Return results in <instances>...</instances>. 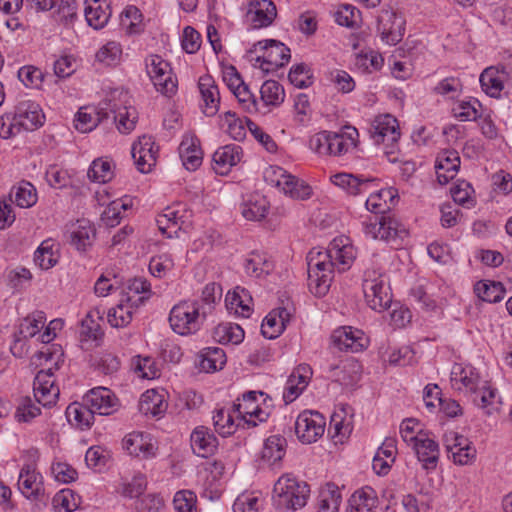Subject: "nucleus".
Returning <instances> with one entry per match:
<instances>
[{
    "label": "nucleus",
    "mask_w": 512,
    "mask_h": 512,
    "mask_svg": "<svg viewBox=\"0 0 512 512\" xmlns=\"http://www.w3.org/2000/svg\"><path fill=\"white\" fill-rule=\"evenodd\" d=\"M207 315L208 311L199 301H183L171 309L169 323L175 333L192 335L201 329Z\"/></svg>",
    "instance_id": "1"
},
{
    "label": "nucleus",
    "mask_w": 512,
    "mask_h": 512,
    "mask_svg": "<svg viewBox=\"0 0 512 512\" xmlns=\"http://www.w3.org/2000/svg\"><path fill=\"white\" fill-rule=\"evenodd\" d=\"M308 286L318 296H324L331 286L336 263L329 250L310 251L308 254Z\"/></svg>",
    "instance_id": "2"
},
{
    "label": "nucleus",
    "mask_w": 512,
    "mask_h": 512,
    "mask_svg": "<svg viewBox=\"0 0 512 512\" xmlns=\"http://www.w3.org/2000/svg\"><path fill=\"white\" fill-rule=\"evenodd\" d=\"M309 486L292 474L281 476L274 485L273 493L277 505L285 509L297 510L305 506L309 496Z\"/></svg>",
    "instance_id": "3"
},
{
    "label": "nucleus",
    "mask_w": 512,
    "mask_h": 512,
    "mask_svg": "<svg viewBox=\"0 0 512 512\" xmlns=\"http://www.w3.org/2000/svg\"><path fill=\"white\" fill-rule=\"evenodd\" d=\"M362 289L365 301L371 309L382 312L390 307L392 303L390 287L380 271L374 268L365 270Z\"/></svg>",
    "instance_id": "4"
},
{
    "label": "nucleus",
    "mask_w": 512,
    "mask_h": 512,
    "mask_svg": "<svg viewBox=\"0 0 512 512\" xmlns=\"http://www.w3.org/2000/svg\"><path fill=\"white\" fill-rule=\"evenodd\" d=\"M363 225L365 234L375 240L395 242L397 239H403L408 234L405 227L389 215L374 214Z\"/></svg>",
    "instance_id": "5"
},
{
    "label": "nucleus",
    "mask_w": 512,
    "mask_h": 512,
    "mask_svg": "<svg viewBox=\"0 0 512 512\" xmlns=\"http://www.w3.org/2000/svg\"><path fill=\"white\" fill-rule=\"evenodd\" d=\"M259 48L260 50H266V56H258L256 62H261L260 68L264 72H269L279 67H283L290 60V49L283 43L274 40L267 39L257 42L249 53H253Z\"/></svg>",
    "instance_id": "6"
},
{
    "label": "nucleus",
    "mask_w": 512,
    "mask_h": 512,
    "mask_svg": "<svg viewBox=\"0 0 512 512\" xmlns=\"http://www.w3.org/2000/svg\"><path fill=\"white\" fill-rule=\"evenodd\" d=\"M377 32L389 45L399 43L405 32V20L392 9H382L377 17Z\"/></svg>",
    "instance_id": "7"
},
{
    "label": "nucleus",
    "mask_w": 512,
    "mask_h": 512,
    "mask_svg": "<svg viewBox=\"0 0 512 512\" xmlns=\"http://www.w3.org/2000/svg\"><path fill=\"white\" fill-rule=\"evenodd\" d=\"M325 419L316 411H303L295 421L298 439L305 444L316 442L324 433Z\"/></svg>",
    "instance_id": "8"
},
{
    "label": "nucleus",
    "mask_w": 512,
    "mask_h": 512,
    "mask_svg": "<svg viewBox=\"0 0 512 512\" xmlns=\"http://www.w3.org/2000/svg\"><path fill=\"white\" fill-rule=\"evenodd\" d=\"M18 133L22 131H33L44 124L45 116L39 104L25 100L19 102L12 112Z\"/></svg>",
    "instance_id": "9"
},
{
    "label": "nucleus",
    "mask_w": 512,
    "mask_h": 512,
    "mask_svg": "<svg viewBox=\"0 0 512 512\" xmlns=\"http://www.w3.org/2000/svg\"><path fill=\"white\" fill-rule=\"evenodd\" d=\"M333 345L340 351L359 352L367 345V339L362 330L351 326L339 327L331 335Z\"/></svg>",
    "instance_id": "10"
},
{
    "label": "nucleus",
    "mask_w": 512,
    "mask_h": 512,
    "mask_svg": "<svg viewBox=\"0 0 512 512\" xmlns=\"http://www.w3.org/2000/svg\"><path fill=\"white\" fill-rule=\"evenodd\" d=\"M94 414L110 415L117 409V398L105 387L91 389L83 398Z\"/></svg>",
    "instance_id": "11"
},
{
    "label": "nucleus",
    "mask_w": 512,
    "mask_h": 512,
    "mask_svg": "<svg viewBox=\"0 0 512 512\" xmlns=\"http://www.w3.org/2000/svg\"><path fill=\"white\" fill-rule=\"evenodd\" d=\"M370 133L377 144H394L400 138L398 121L390 114L378 116L372 124Z\"/></svg>",
    "instance_id": "12"
},
{
    "label": "nucleus",
    "mask_w": 512,
    "mask_h": 512,
    "mask_svg": "<svg viewBox=\"0 0 512 512\" xmlns=\"http://www.w3.org/2000/svg\"><path fill=\"white\" fill-rule=\"evenodd\" d=\"M154 141L151 136L143 135L137 143L132 146L131 154L135 160L137 169L141 173H148L156 164V152Z\"/></svg>",
    "instance_id": "13"
},
{
    "label": "nucleus",
    "mask_w": 512,
    "mask_h": 512,
    "mask_svg": "<svg viewBox=\"0 0 512 512\" xmlns=\"http://www.w3.org/2000/svg\"><path fill=\"white\" fill-rule=\"evenodd\" d=\"M42 476L32 465H25L19 474L18 487L21 493L33 500H40L44 495Z\"/></svg>",
    "instance_id": "14"
},
{
    "label": "nucleus",
    "mask_w": 512,
    "mask_h": 512,
    "mask_svg": "<svg viewBox=\"0 0 512 512\" xmlns=\"http://www.w3.org/2000/svg\"><path fill=\"white\" fill-rule=\"evenodd\" d=\"M460 168V156L455 150H444L437 156L435 169L437 180L441 185L452 180Z\"/></svg>",
    "instance_id": "15"
},
{
    "label": "nucleus",
    "mask_w": 512,
    "mask_h": 512,
    "mask_svg": "<svg viewBox=\"0 0 512 512\" xmlns=\"http://www.w3.org/2000/svg\"><path fill=\"white\" fill-rule=\"evenodd\" d=\"M277 16V9L271 0H255L247 13L252 27L259 29L272 24Z\"/></svg>",
    "instance_id": "16"
},
{
    "label": "nucleus",
    "mask_w": 512,
    "mask_h": 512,
    "mask_svg": "<svg viewBox=\"0 0 512 512\" xmlns=\"http://www.w3.org/2000/svg\"><path fill=\"white\" fill-rule=\"evenodd\" d=\"M242 148L239 145L231 144L218 148L213 154V169L217 174L226 175L232 166L240 162Z\"/></svg>",
    "instance_id": "17"
},
{
    "label": "nucleus",
    "mask_w": 512,
    "mask_h": 512,
    "mask_svg": "<svg viewBox=\"0 0 512 512\" xmlns=\"http://www.w3.org/2000/svg\"><path fill=\"white\" fill-rule=\"evenodd\" d=\"M179 155L185 168L195 171L203 159L200 140L196 136H185L179 145Z\"/></svg>",
    "instance_id": "18"
},
{
    "label": "nucleus",
    "mask_w": 512,
    "mask_h": 512,
    "mask_svg": "<svg viewBox=\"0 0 512 512\" xmlns=\"http://www.w3.org/2000/svg\"><path fill=\"white\" fill-rule=\"evenodd\" d=\"M198 87L204 102V113L207 116H214L220 103L219 90L214 79L210 75L201 76Z\"/></svg>",
    "instance_id": "19"
},
{
    "label": "nucleus",
    "mask_w": 512,
    "mask_h": 512,
    "mask_svg": "<svg viewBox=\"0 0 512 512\" xmlns=\"http://www.w3.org/2000/svg\"><path fill=\"white\" fill-rule=\"evenodd\" d=\"M417 458L423 463L425 469H433L436 467L439 458V445L433 439L423 434L413 442Z\"/></svg>",
    "instance_id": "20"
},
{
    "label": "nucleus",
    "mask_w": 512,
    "mask_h": 512,
    "mask_svg": "<svg viewBox=\"0 0 512 512\" xmlns=\"http://www.w3.org/2000/svg\"><path fill=\"white\" fill-rule=\"evenodd\" d=\"M217 445V438L205 427H198L191 434V447L194 453L200 457L206 458L212 455Z\"/></svg>",
    "instance_id": "21"
},
{
    "label": "nucleus",
    "mask_w": 512,
    "mask_h": 512,
    "mask_svg": "<svg viewBox=\"0 0 512 512\" xmlns=\"http://www.w3.org/2000/svg\"><path fill=\"white\" fill-rule=\"evenodd\" d=\"M252 297L245 288L236 287L233 292H228L225 303L230 312L242 317H249L252 313L250 306Z\"/></svg>",
    "instance_id": "22"
},
{
    "label": "nucleus",
    "mask_w": 512,
    "mask_h": 512,
    "mask_svg": "<svg viewBox=\"0 0 512 512\" xmlns=\"http://www.w3.org/2000/svg\"><path fill=\"white\" fill-rule=\"evenodd\" d=\"M396 197L397 190L395 188L381 189L368 197L365 203L366 208L373 214L385 215L387 211H390L392 205H394Z\"/></svg>",
    "instance_id": "23"
},
{
    "label": "nucleus",
    "mask_w": 512,
    "mask_h": 512,
    "mask_svg": "<svg viewBox=\"0 0 512 512\" xmlns=\"http://www.w3.org/2000/svg\"><path fill=\"white\" fill-rule=\"evenodd\" d=\"M168 404L164 394L154 389L147 390L140 399L139 410L145 415L153 417L162 416L167 410Z\"/></svg>",
    "instance_id": "24"
},
{
    "label": "nucleus",
    "mask_w": 512,
    "mask_h": 512,
    "mask_svg": "<svg viewBox=\"0 0 512 512\" xmlns=\"http://www.w3.org/2000/svg\"><path fill=\"white\" fill-rule=\"evenodd\" d=\"M244 330L238 324L221 323L212 333L213 339L220 344H240L244 339Z\"/></svg>",
    "instance_id": "25"
},
{
    "label": "nucleus",
    "mask_w": 512,
    "mask_h": 512,
    "mask_svg": "<svg viewBox=\"0 0 512 512\" xmlns=\"http://www.w3.org/2000/svg\"><path fill=\"white\" fill-rule=\"evenodd\" d=\"M199 366L205 372L221 370L226 364V354L219 347H206L200 351Z\"/></svg>",
    "instance_id": "26"
},
{
    "label": "nucleus",
    "mask_w": 512,
    "mask_h": 512,
    "mask_svg": "<svg viewBox=\"0 0 512 512\" xmlns=\"http://www.w3.org/2000/svg\"><path fill=\"white\" fill-rule=\"evenodd\" d=\"M287 441L280 435L268 437L262 449V459L269 465H274L282 460L285 455Z\"/></svg>",
    "instance_id": "27"
},
{
    "label": "nucleus",
    "mask_w": 512,
    "mask_h": 512,
    "mask_svg": "<svg viewBox=\"0 0 512 512\" xmlns=\"http://www.w3.org/2000/svg\"><path fill=\"white\" fill-rule=\"evenodd\" d=\"M182 218L183 215H180V211L175 209V207H167L162 214L158 215L156 223L161 233L171 238L172 234L176 233L177 229L180 228L179 224L184 223Z\"/></svg>",
    "instance_id": "28"
},
{
    "label": "nucleus",
    "mask_w": 512,
    "mask_h": 512,
    "mask_svg": "<svg viewBox=\"0 0 512 512\" xmlns=\"http://www.w3.org/2000/svg\"><path fill=\"white\" fill-rule=\"evenodd\" d=\"M67 420L80 428H89L94 420V413L86 403L78 405L77 403L70 404L66 408Z\"/></svg>",
    "instance_id": "29"
},
{
    "label": "nucleus",
    "mask_w": 512,
    "mask_h": 512,
    "mask_svg": "<svg viewBox=\"0 0 512 512\" xmlns=\"http://www.w3.org/2000/svg\"><path fill=\"white\" fill-rule=\"evenodd\" d=\"M482 90L490 97L498 98L504 88L499 71L495 67L486 68L479 78Z\"/></svg>",
    "instance_id": "30"
},
{
    "label": "nucleus",
    "mask_w": 512,
    "mask_h": 512,
    "mask_svg": "<svg viewBox=\"0 0 512 512\" xmlns=\"http://www.w3.org/2000/svg\"><path fill=\"white\" fill-rule=\"evenodd\" d=\"M332 182L334 185L345 190L348 194L358 195L366 192V186L371 182V180H360L351 174L339 173L332 177Z\"/></svg>",
    "instance_id": "31"
},
{
    "label": "nucleus",
    "mask_w": 512,
    "mask_h": 512,
    "mask_svg": "<svg viewBox=\"0 0 512 512\" xmlns=\"http://www.w3.org/2000/svg\"><path fill=\"white\" fill-rule=\"evenodd\" d=\"M474 290L481 300L489 303L501 301L505 294V289L500 282L479 281Z\"/></svg>",
    "instance_id": "32"
},
{
    "label": "nucleus",
    "mask_w": 512,
    "mask_h": 512,
    "mask_svg": "<svg viewBox=\"0 0 512 512\" xmlns=\"http://www.w3.org/2000/svg\"><path fill=\"white\" fill-rule=\"evenodd\" d=\"M281 190L291 198L298 200L308 199L312 193L309 185L292 175L284 177Z\"/></svg>",
    "instance_id": "33"
},
{
    "label": "nucleus",
    "mask_w": 512,
    "mask_h": 512,
    "mask_svg": "<svg viewBox=\"0 0 512 512\" xmlns=\"http://www.w3.org/2000/svg\"><path fill=\"white\" fill-rule=\"evenodd\" d=\"M88 108H80L75 117V128L81 133L92 131L107 116L106 113L87 111Z\"/></svg>",
    "instance_id": "34"
},
{
    "label": "nucleus",
    "mask_w": 512,
    "mask_h": 512,
    "mask_svg": "<svg viewBox=\"0 0 512 512\" xmlns=\"http://www.w3.org/2000/svg\"><path fill=\"white\" fill-rule=\"evenodd\" d=\"M14 193V202L21 208L32 207L37 202V193L35 187L26 181H22L17 187H14L10 193V198Z\"/></svg>",
    "instance_id": "35"
},
{
    "label": "nucleus",
    "mask_w": 512,
    "mask_h": 512,
    "mask_svg": "<svg viewBox=\"0 0 512 512\" xmlns=\"http://www.w3.org/2000/svg\"><path fill=\"white\" fill-rule=\"evenodd\" d=\"M261 100L266 105L277 106L284 101V88L275 80H267L260 89Z\"/></svg>",
    "instance_id": "36"
},
{
    "label": "nucleus",
    "mask_w": 512,
    "mask_h": 512,
    "mask_svg": "<svg viewBox=\"0 0 512 512\" xmlns=\"http://www.w3.org/2000/svg\"><path fill=\"white\" fill-rule=\"evenodd\" d=\"M328 250L332 255L333 261L336 265L342 266L341 269L343 271L348 269L355 259L353 247L345 244L340 247L336 240L330 243Z\"/></svg>",
    "instance_id": "37"
},
{
    "label": "nucleus",
    "mask_w": 512,
    "mask_h": 512,
    "mask_svg": "<svg viewBox=\"0 0 512 512\" xmlns=\"http://www.w3.org/2000/svg\"><path fill=\"white\" fill-rule=\"evenodd\" d=\"M54 243L48 239L41 243L34 254V261L41 269H50L56 265L58 257L53 250Z\"/></svg>",
    "instance_id": "38"
},
{
    "label": "nucleus",
    "mask_w": 512,
    "mask_h": 512,
    "mask_svg": "<svg viewBox=\"0 0 512 512\" xmlns=\"http://www.w3.org/2000/svg\"><path fill=\"white\" fill-rule=\"evenodd\" d=\"M124 449L134 456L148 457L153 454V445L144 442L142 434H129L123 440Z\"/></svg>",
    "instance_id": "39"
},
{
    "label": "nucleus",
    "mask_w": 512,
    "mask_h": 512,
    "mask_svg": "<svg viewBox=\"0 0 512 512\" xmlns=\"http://www.w3.org/2000/svg\"><path fill=\"white\" fill-rule=\"evenodd\" d=\"M45 322V314L42 311L27 316L20 324L19 336L23 338L34 337L44 327Z\"/></svg>",
    "instance_id": "40"
},
{
    "label": "nucleus",
    "mask_w": 512,
    "mask_h": 512,
    "mask_svg": "<svg viewBox=\"0 0 512 512\" xmlns=\"http://www.w3.org/2000/svg\"><path fill=\"white\" fill-rule=\"evenodd\" d=\"M87 176L93 182H108L113 177L110 161L103 160L102 158L94 160L88 169Z\"/></svg>",
    "instance_id": "41"
},
{
    "label": "nucleus",
    "mask_w": 512,
    "mask_h": 512,
    "mask_svg": "<svg viewBox=\"0 0 512 512\" xmlns=\"http://www.w3.org/2000/svg\"><path fill=\"white\" fill-rule=\"evenodd\" d=\"M335 21L341 26L356 27L361 22V12L351 4H343L335 12Z\"/></svg>",
    "instance_id": "42"
},
{
    "label": "nucleus",
    "mask_w": 512,
    "mask_h": 512,
    "mask_svg": "<svg viewBox=\"0 0 512 512\" xmlns=\"http://www.w3.org/2000/svg\"><path fill=\"white\" fill-rule=\"evenodd\" d=\"M95 230L90 225H79L69 235V241L77 250H86L92 244Z\"/></svg>",
    "instance_id": "43"
},
{
    "label": "nucleus",
    "mask_w": 512,
    "mask_h": 512,
    "mask_svg": "<svg viewBox=\"0 0 512 512\" xmlns=\"http://www.w3.org/2000/svg\"><path fill=\"white\" fill-rule=\"evenodd\" d=\"M132 306L118 304L116 307L109 309L107 320L112 327L122 328L127 326L132 320Z\"/></svg>",
    "instance_id": "44"
},
{
    "label": "nucleus",
    "mask_w": 512,
    "mask_h": 512,
    "mask_svg": "<svg viewBox=\"0 0 512 512\" xmlns=\"http://www.w3.org/2000/svg\"><path fill=\"white\" fill-rule=\"evenodd\" d=\"M268 212V201L265 197H257L249 200L245 205L242 215L247 220L259 221L263 219Z\"/></svg>",
    "instance_id": "45"
},
{
    "label": "nucleus",
    "mask_w": 512,
    "mask_h": 512,
    "mask_svg": "<svg viewBox=\"0 0 512 512\" xmlns=\"http://www.w3.org/2000/svg\"><path fill=\"white\" fill-rule=\"evenodd\" d=\"M271 270L272 264L260 254L253 253L245 261V272L249 276L258 278L263 274H269Z\"/></svg>",
    "instance_id": "46"
},
{
    "label": "nucleus",
    "mask_w": 512,
    "mask_h": 512,
    "mask_svg": "<svg viewBox=\"0 0 512 512\" xmlns=\"http://www.w3.org/2000/svg\"><path fill=\"white\" fill-rule=\"evenodd\" d=\"M384 59L375 51L361 52L356 57L355 65L366 72L378 71L383 66Z\"/></svg>",
    "instance_id": "47"
},
{
    "label": "nucleus",
    "mask_w": 512,
    "mask_h": 512,
    "mask_svg": "<svg viewBox=\"0 0 512 512\" xmlns=\"http://www.w3.org/2000/svg\"><path fill=\"white\" fill-rule=\"evenodd\" d=\"M111 16V12L109 10V6L103 9L100 5L97 7L88 6L85 8V18L89 26L98 30L103 28L109 18Z\"/></svg>",
    "instance_id": "48"
},
{
    "label": "nucleus",
    "mask_w": 512,
    "mask_h": 512,
    "mask_svg": "<svg viewBox=\"0 0 512 512\" xmlns=\"http://www.w3.org/2000/svg\"><path fill=\"white\" fill-rule=\"evenodd\" d=\"M147 73L151 79L158 80V77H175L170 64L159 55H151L147 62Z\"/></svg>",
    "instance_id": "49"
},
{
    "label": "nucleus",
    "mask_w": 512,
    "mask_h": 512,
    "mask_svg": "<svg viewBox=\"0 0 512 512\" xmlns=\"http://www.w3.org/2000/svg\"><path fill=\"white\" fill-rule=\"evenodd\" d=\"M341 502V495L334 485H328V489L321 494L319 502L320 512H337Z\"/></svg>",
    "instance_id": "50"
},
{
    "label": "nucleus",
    "mask_w": 512,
    "mask_h": 512,
    "mask_svg": "<svg viewBox=\"0 0 512 512\" xmlns=\"http://www.w3.org/2000/svg\"><path fill=\"white\" fill-rule=\"evenodd\" d=\"M310 69L303 63L290 69L288 79L297 88H307L312 84Z\"/></svg>",
    "instance_id": "51"
},
{
    "label": "nucleus",
    "mask_w": 512,
    "mask_h": 512,
    "mask_svg": "<svg viewBox=\"0 0 512 512\" xmlns=\"http://www.w3.org/2000/svg\"><path fill=\"white\" fill-rule=\"evenodd\" d=\"M121 54L122 50L118 43L108 42L96 53V58L99 62L112 66L119 61Z\"/></svg>",
    "instance_id": "52"
},
{
    "label": "nucleus",
    "mask_w": 512,
    "mask_h": 512,
    "mask_svg": "<svg viewBox=\"0 0 512 512\" xmlns=\"http://www.w3.org/2000/svg\"><path fill=\"white\" fill-rule=\"evenodd\" d=\"M284 330V323L278 321L276 311H271L263 320L261 333L265 338L275 339Z\"/></svg>",
    "instance_id": "53"
},
{
    "label": "nucleus",
    "mask_w": 512,
    "mask_h": 512,
    "mask_svg": "<svg viewBox=\"0 0 512 512\" xmlns=\"http://www.w3.org/2000/svg\"><path fill=\"white\" fill-rule=\"evenodd\" d=\"M213 424L215 430L222 436L230 435L234 432L233 416L224 409H218L213 415Z\"/></svg>",
    "instance_id": "54"
},
{
    "label": "nucleus",
    "mask_w": 512,
    "mask_h": 512,
    "mask_svg": "<svg viewBox=\"0 0 512 512\" xmlns=\"http://www.w3.org/2000/svg\"><path fill=\"white\" fill-rule=\"evenodd\" d=\"M18 78L26 87L40 88L44 75L36 67L24 66L18 71Z\"/></svg>",
    "instance_id": "55"
},
{
    "label": "nucleus",
    "mask_w": 512,
    "mask_h": 512,
    "mask_svg": "<svg viewBox=\"0 0 512 512\" xmlns=\"http://www.w3.org/2000/svg\"><path fill=\"white\" fill-rule=\"evenodd\" d=\"M133 365L135 372L139 373V376L144 379H154L159 376V370L155 362L149 357L141 358L137 356L133 359Z\"/></svg>",
    "instance_id": "56"
},
{
    "label": "nucleus",
    "mask_w": 512,
    "mask_h": 512,
    "mask_svg": "<svg viewBox=\"0 0 512 512\" xmlns=\"http://www.w3.org/2000/svg\"><path fill=\"white\" fill-rule=\"evenodd\" d=\"M224 121L227 124V132L231 138L236 141H242L246 137V129L243 121L236 117V114L231 111H227L224 114Z\"/></svg>",
    "instance_id": "57"
},
{
    "label": "nucleus",
    "mask_w": 512,
    "mask_h": 512,
    "mask_svg": "<svg viewBox=\"0 0 512 512\" xmlns=\"http://www.w3.org/2000/svg\"><path fill=\"white\" fill-rule=\"evenodd\" d=\"M40 414V408L37 407L30 397H24L15 412V418L18 422H29Z\"/></svg>",
    "instance_id": "58"
},
{
    "label": "nucleus",
    "mask_w": 512,
    "mask_h": 512,
    "mask_svg": "<svg viewBox=\"0 0 512 512\" xmlns=\"http://www.w3.org/2000/svg\"><path fill=\"white\" fill-rule=\"evenodd\" d=\"M358 368H359V365L357 363H350V364L344 365L340 371L342 376H340L339 373L336 372L339 369L338 366H331L330 371L335 372L333 374V376L336 377L335 380L337 382H339L342 385L348 386V385L354 384L358 380V378H359L358 374H357Z\"/></svg>",
    "instance_id": "59"
},
{
    "label": "nucleus",
    "mask_w": 512,
    "mask_h": 512,
    "mask_svg": "<svg viewBox=\"0 0 512 512\" xmlns=\"http://www.w3.org/2000/svg\"><path fill=\"white\" fill-rule=\"evenodd\" d=\"M173 260L168 254H162L151 258L149 271L154 277L161 278L173 268Z\"/></svg>",
    "instance_id": "60"
},
{
    "label": "nucleus",
    "mask_w": 512,
    "mask_h": 512,
    "mask_svg": "<svg viewBox=\"0 0 512 512\" xmlns=\"http://www.w3.org/2000/svg\"><path fill=\"white\" fill-rule=\"evenodd\" d=\"M173 504L178 512H195L196 496L191 491H178L174 496Z\"/></svg>",
    "instance_id": "61"
},
{
    "label": "nucleus",
    "mask_w": 512,
    "mask_h": 512,
    "mask_svg": "<svg viewBox=\"0 0 512 512\" xmlns=\"http://www.w3.org/2000/svg\"><path fill=\"white\" fill-rule=\"evenodd\" d=\"M246 124L254 138L257 141H259L268 152L273 153L277 150V144L275 143V141L271 138L270 135L265 133L256 123L246 118Z\"/></svg>",
    "instance_id": "62"
},
{
    "label": "nucleus",
    "mask_w": 512,
    "mask_h": 512,
    "mask_svg": "<svg viewBox=\"0 0 512 512\" xmlns=\"http://www.w3.org/2000/svg\"><path fill=\"white\" fill-rule=\"evenodd\" d=\"M474 393L476 394L475 398L473 399L474 403L477 406L486 409V414H492L493 410L496 409L494 407L496 398L495 390L490 388H482L480 390H476Z\"/></svg>",
    "instance_id": "63"
},
{
    "label": "nucleus",
    "mask_w": 512,
    "mask_h": 512,
    "mask_svg": "<svg viewBox=\"0 0 512 512\" xmlns=\"http://www.w3.org/2000/svg\"><path fill=\"white\" fill-rule=\"evenodd\" d=\"M201 46L200 34L191 26H187L183 30L182 48L189 54L196 53Z\"/></svg>",
    "instance_id": "64"
}]
</instances>
